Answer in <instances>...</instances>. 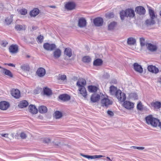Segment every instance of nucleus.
Instances as JSON below:
<instances>
[{
    "label": "nucleus",
    "mask_w": 161,
    "mask_h": 161,
    "mask_svg": "<svg viewBox=\"0 0 161 161\" xmlns=\"http://www.w3.org/2000/svg\"><path fill=\"white\" fill-rule=\"evenodd\" d=\"M81 155L83 157H85L86 158H88V159H95L98 158H100L102 157H105L104 156L101 155H94V156H90V155H85L82 154H81Z\"/></svg>",
    "instance_id": "5701e85b"
},
{
    "label": "nucleus",
    "mask_w": 161,
    "mask_h": 161,
    "mask_svg": "<svg viewBox=\"0 0 161 161\" xmlns=\"http://www.w3.org/2000/svg\"><path fill=\"white\" fill-rule=\"evenodd\" d=\"M157 82L161 84V76L157 78Z\"/></svg>",
    "instance_id": "6e6d98bb"
},
{
    "label": "nucleus",
    "mask_w": 161,
    "mask_h": 161,
    "mask_svg": "<svg viewBox=\"0 0 161 161\" xmlns=\"http://www.w3.org/2000/svg\"><path fill=\"white\" fill-rule=\"evenodd\" d=\"M56 45L53 44H50L48 43H45L43 44L44 48L48 51H53L56 48Z\"/></svg>",
    "instance_id": "0eeeda50"
},
{
    "label": "nucleus",
    "mask_w": 161,
    "mask_h": 161,
    "mask_svg": "<svg viewBox=\"0 0 161 161\" xmlns=\"http://www.w3.org/2000/svg\"><path fill=\"white\" fill-rule=\"evenodd\" d=\"M123 102V106L127 109L131 110L134 107V104L133 103L127 101H125Z\"/></svg>",
    "instance_id": "423d86ee"
},
{
    "label": "nucleus",
    "mask_w": 161,
    "mask_h": 161,
    "mask_svg": "<svg viewBox=\"0 0 161 161\" xmlns=\"http://www.w3.org/2000/svg\"><path fill=\"white\" fill-rule=\"evenodd\" d=\"M11 94L12 96L16 99L19 98L20 97V92L17 89H12L11 91Z\"/></svg>",
    "instance_id": "6e6552de"
},
{
    "label": "nucleus",
    "mask_w": 161,
    "mask_h": 161,
    "mask_svg": "<svg viewBox=\"0 0 161 161\" xmlns=\"http://www.w3.org/2000/svg\"><path fill=\"white\" fill-rule=\"evenodd\" d=\"M107 113L108 115L111 116H112L114 115L113 112L112 111L110 110H108L107 111Z\"/></svg>",
    "instance_id": "864d4df0"
},
{
    "label": "nucleus",
    "mask_w": 161,
    "mask_h": 161,
    "mask_svg": "<svg viewBox=\"0 0 161 161\" xmlns=\"http://www.w3.org/2000/svg\"><path fill=\"white\" fill-rule=\"evenodd\" d=\"M116 87H115L113 86H111L110 87V92L112 94H115L116 92L118 90Z\"/></svg>",
    "instance_id": "79ce46f5"
},
{
    "label": "nucleus",
    "mask_w": 161,
    "mask_h": 161,
    "mask_svg": "<svg viewBox=\"0 0 161 161\" xmlns=\"http://www.w3.org/2000/svg\"><path fill=\"white\" fill-rule=\"evenodd\" d=\"M36 28L35 27H34V26H33L32 27V29L33 30L36 29Z\"/></svg>",
    "instance_id": "69168bd1"
},
{
    "label": "nucleus",
    "mask_w": 161,
    "mask_h": 161,
    "mask_svg": "<svg viewBox=\"0 0 161 161\" xmlns=\"http://www.w3.org/2000/svg\"><path fill=\"white\" fill-rule=\"evenodd\" d=\"M20 14L22 15H25L27 13V10L24 8H22L19 10Z\"/></svg>",
    "instance_id": "a18cd8bd"
},
{
    "label": "nucleus",
    "mask_w": 161,
    "mask_h": 161,
    "mask_svg": "<svg viewBox=\"0 0 161 161\" xmlns=\"http://www.w3.org/2000/svg\"><path fill=\"white\" fill-rule=\"evenodd\" d=\"M131 148H133L135 149H137V147L135 146H132L131 147Z\"/></svg>",
    "instance_id": "e2e57ef3"
},
{
    "label": "nucleus",
    "mask_w": 161,
    "mask_h": 161,
    "mask_svg": "<svg viewBox=\"0 0 161 161\" xmlns=\"http://www.w3.org/2000/svg\"><path fill=\"white\" fill-rule=\"evenodd\" d=\"M151 105L155 109H159L161 107V103L158 101L153 102L151 103Z\"/></svg>",
    "instance_id": "b1692460"
},
{
    "label": "nucleus",
    "mask_w": 161,
    "mask_h": 161,
    "mask_svg": "<svg viewBox=\"0 0 161 161\" xmlns=\"http://www.w3.org/2000/svg\"><path fill=\"white\" fill-rule=\"evenodd\" d=\"M54 117L56 119H59L61 118L63 116L62 113L58 111H57L54 112Z\"/></svg>",
    "instance_id": "c9c22d12"
},
{
    "label": "nucleus",
    "mask_w": 161,
    "mask_h": 161,
    "mask_svg": "<svg viewBox=\"0 0 161 161\" xmlns=\"http://www.w3.org/2000/svg\"><path fill=\"white\" fill-rule=\"evenodd\" d=\"M149 13L151 19H154L156 18V16L155 15L154 12L153 10L150 9L149 10Z\"/></svg>",
    "instance_id": "37998d69"
},
{
    "label": "nucleus",
    "mask_w": 161,
    "mask_h": 161,
    "mask_svg": "<svg viewBox=\"0 0 161 161\" xmlns=\"http://www.w3.org/2000/svg\"><path fill=\"white\" fill-rule=\"evenodd\" d=\"M76 4L73 1H69L66 3L65 5V8L68 10H71L75 9Z\"/></svg>",
    "instance_id": "39448f33"
},
{
    "label": "nucleus",
    "mask_w": 161,
    "mask_h": 161,
    "mask_svg": "<svg viewBox=\"0 0 161 161\" xmlns=\"http://www.w3.org/2000/svg\"><path fill=\"white\" fill-rule=\"evenodd\" d=\"M143 106L142 102L141 101H139L137 104V108L138 110H142L143 109Z\"/></svg>",
    "instance_id": "c03bdc74"
},
{
    "label": "nucleus",
    "mask_w": 161,
    "mask_h": 161,
    "mask_svg": "<svg viewBox=\"0 0 161 161\" xmlns=\"http://www.w3.org/2000/svg\"><path fill=\"white\" fill-rule=\"evenodd\" d=\"M140 42L142 46H144L145 45V39L143 38H140Z\"/></svg>",
    "instance_id": "8fccbe9b"
},
{
    "label": "nucleus",
    "mask_w": 161,
    "mask_h": 161,
    "mask_svg": "<svg viewBox=\"0 0 161 161\" xmlns=\"http://www.w3.org/2000/svg\"><path fill=\"white\" fill-rule=\"evenodd\" d=\"M44 93L47 96H49L52 94L51 90L47 87H45L43 89Z\"/></svg>",
    "instance_id": "2f4dec72"
},
{
    "label": "nucleus",
    "mask_w": 161,
    "mask_h": 161,
    "mask_svg": "<svg viewBox=\"0 0 161 161\" xmlns=\"http://www.w3.org/2000/svg\"><path fill=\"white\" fill-rule=\"evenodd\" d=\"M28 105V103L26 100H23L20 102L18 104V106L20 108H24L26 107Z\"/></svg>",
    "instance_id": "cd10ccee"
},
{
    "label": "nucleus",
    "mask_w": 161,
    "mask_h": 161,
    "mask_svg": "<svg viewBox=\"0 0 161 161\" xmlns=\"http://www.w3.org/2000/svg\"><path fill=\"white\" fill-rule=\"evenodd\" d=\"M112 103V101L109 99L108 96L102 95V96H101V104L102 106L107 108Z\"/></svg>",
    "instance_id": "7ed1b4c3"
},
{
    "label": "nucleus",
    "mask_w": 161,
    "mask_h": 161,
    "mask_svg": "<svg viewBox=\"0 0 161 161\" xmlns=\"http://www.w3.org/2000/svg\"><path fill=\"white\" fill-rule=\"evenodd\" d=\"M159 15L161 17V10L159 12Z\"/></svg>",
    "instance_id": "774afa93"
},
{
    "label": "nucleus",
    "mask_w": 161,
    "mask_h": 161,
    "mask_svg": "<svg viewBox=\"0 0 161 161\" xmlns=\"http://www.w3.org/2000/svg\"><path fill=\"white\" fill-rule=\"evenodd\" d=\"M154 19L151 18L150 19L146 20L145 21L146 25H150L154 24L155 23V21Z\"/></svg>",
    "instance_id": "ea45409f"
},
{
    "label": "nucleus",
    "mask_w": 161,
    "mask_h": 161,
    "mask_svg": "<svg viewBox=\"0 0 161 161\" xmlns=\"http://www.w3.org/2000/svg\"><path fill=\"white\" fill-rule=\"evenodd\" d=\"M28 108L30 112L33 114H36L38 112L37 108L34 105H30L29 107Z\"/></svg>",
    "instance_id": "4be33fe9"
},
{
    "label": "nucleus",
    "mask_w": 161,
    "mask_h": 161,
    "mask_svg": "<svg viewBox=\"0 0 161 161\" xmlns=\"http://www.w3.org/2000/svg\"><path fill=\"white\" fill-rule=\"evenodd\" d=\"M26 134L24 132H21L20 134V137L22 139L26 138Z\"/></svg>",
    "instance_id": "3c124183"
},
{
    "label": "nucleus",
    "mask_w": 161,
    "mask_h": 161,
    "mask_svg": "<svg viewBox=\"0 0 161 161\" xmlns=\"http://www.w3.org/2000/svg\"><path fill=\"white\" fill-rule=\"evenodd\" d=\"M2 69H3V73L5 75H8L10 77H13V75L10 70L3 68Z\"/></svg>",
    "instance_id": "4c0bfd02"
},
{
    "label": "nucleus",
    "mask_w": 161,
    "mask_h": 161,
    "mask_svg": "<svg viewBox=\"0 0 161 161\" xmlns=\"http://www.w3.org/2000/svg\"><path fill=\"white\" fill-rule=\"evenodd\" d=\"M136 42V40L132 37H130L128 39L127 43L129 45H133Z\"/></svg>",
    "instance_id": "58836bf2"
},
{
    "label": "nucleus",
    "mask_w": 161,
    "mask_h": 161,
    "mask_svg": "<svg viewBox=\"0 0 161 161\" xmlns=\"http://www.w3.org/2000/svg\"><path fill=\"white\" fill-rule=\"evenodd\" d=\"M3 5L2 4H0V10H3Z\"/></svg>",
    "instance_id": "13d9d810"
},
{
    "label": "nucleus",
    "mask_w": 161,
    "mask_h": 161,
    "mask_svg": "<svg viewBox=\"0 0 161 161\" xmlns=\"http://www.w3.org/2000/svg\"><path fill=\"white\" fill-rule=\"evenodd\" d=\"M61 53V50L58 49H57L54 51L53 55L55 58H58L60 56Z\"/></svg>",
    "instance_id": "7c9ffc66"
},
{
    "label": "nucleus",
    "mask_w": 161,
    "mask_h": 161,
    "mask_svg": "<svg viewBox=\"0 0 161 161\" xmlns=\"http://www.w3.org/2000/svg\"><path fill=\"white\" fill-rule=\"evenodd\" d=\"M146 46L148 50L151 52L155 51L157 49V47L151 43H147L146 44Z\"/></svg>",
    "instance_id": "412c9836"
},
{
    "label": "nucleus",
    "mask_w": 161,
    "mask_h": 161,
    "mask_svg": "<svg viewBox=\"0 0 161 161\" xmlns=\"http://www.w3.org/2000/svg\"><path fill=\"white\" fill-rule=\"evenodd\" d=\"M43 36L41 35H39L37 38V42L39 43H41L43 42Z\"/></svg>",
    "instance_id": "de8ad7c7"
},
{
    "label": "nucleus",
    "mask_w": 161,
    "mask_h": 161,
    "mask_svg": "<svg viewBox=\"0 0 161 161\" xmlns=\"http://www.w3.org/2000/svg\"><path fill=\"white\" fill-rule=\"evenodd\" d=\"M133 66L134 69L136 71L140 73L143 72V69L142 67L138 63H135Z\"/></svg>",
    "instance_id": "a211bd4d"
},
{
    "label": "nucleus",
    "mask_w": 161,
    "mask_h": 161,
    "mask_svg": "<svg viewBox=\"0 0 161 161\" xmlns=\"http://www.w3.org/2000/svg\"><path fill=\"white\" fill-rule=\"evenodd\" d=\"M158 126L160 129H161V122H160L159 121V123L158 125Z\"/></svg>",
    "instance_id": "680f3d73"
},
{
    "label": "nucleus",
    "mask_w": 161,
    "mask_h": 161,
    "mask_svg": "<svg viewBox=\"0 0 161 161\" xmlns=\"http://www.w3.org/2000/svg\"><path fill=\"white\" fill-rule=\"evenodd\" d=\"M115 96L119 101L121 102H124L126 99L125 94L122 92L120 90H118L116 92Z\"/></svg>",
    "instance_id": "20e7f679"
},
{
    "label": "nucleus",
    "mask_w": 161,
    "mask_h": 161,
    "mask_svg": "<svg viewBox=\"0 0 161 161\" xmlns=\"http://www.w3.org/2000/svg\"><path fill=\"white\" fill-rule=\"evenodd\" d=\"M108 16L109 18H112L114 17V14L113 13H110L108 15Z\"/></svg>",
    "instance_id": "5fc2aeb1"
},
{
    "label": "nucleus",
    "mask_w": 161,
    "mask_h": 161,
    "mask_svg": "<svg viewBox=\"0 0 161 161\" xmlns=\"http://www.w3.org/2000/svg\"><path fill=\"white\" fill-rule=\"evenodd\" d=\"M64 53L67 56L69 57H70L72 55V52L71 49L69 47L65 48Z\"/></svg>",
    "instance_id": "bb28decb"
},
{
    "label": "nucleus",
    "mask_w": 161,
    "mask_h": 161,
    "mask_svg": "<svg viewBox=\"0 0 161 161\" xmlns=\"http://www.w3.org/2000/svg\"><path fill=\"white\" fill-rule=\"evenodd\" d=\"M86 84V80L82 78H79L77 82V85L79 88L85 87Z\"/></svg>",
    "instance_id": "9b49d317"
},
{
    "label": "nucleus",
    "mask_w": 161,
    "mask_h": 161,
    "mask_svg": "<svg viewBox=\"0 0 161 161\" xmlns=\"http://www.w3.org/2000/svg\"><path fill=\"white\" fill-rule=\"evenodd\" d=\"M7 64L9 66H12V67H15V65L13 64H11V63L7 64Z\"/></svg>",
    "instance_id": "bf43d9fd"
},
{
    "label": "nucleus",
    "mask_w": 161,
    "mask_h": 161,
    "mask_svg": "<svg viewBox=\"0 0 161 161\" xmlns=\"http://www.w3.org/2000/svg\"><path fill=\"white\" fill-rule=\"evenodd\" d=\"M91 58L88 56H86L83 57L82 59L83 62L86 63H89L91 61Z\"/></svg>",
    "instance_id": "c85d7f7f"
},
{
    "label": "nucleus",
    "mask_w": 161,
    "mask_h": 161,
    "mask_svg": "<svg viewBox=\"0 0 161 161\" xmlns=\"http://www.w3.org/2000/svg\"><path fill=\"white\" fill-rule=\"evenodd\" d=\"M135 11L140 15L144 14L146 12L144 8L142 6H138L135 9Z\"/></svg>",
    "instance_id": "2eb2a0df"
},
{
    "label": "nucleus",
    "mask_w": 161,
    "mask_h": 161,
    "mask_svg": "<svg viewBox=\"0 0 161 161\" xmlns=\"http://www.w3.org/2000/svg\"><path fill=\"white\" fill-rule=\"evenodd\" d=\"M45 74V70L42 67L39 68L36 71V74L40 77H43Z\"/></svg>",
    "instance_id": "ddd939ff"
},
{
    "label": "nucleus",
    "mask_w": 161,
    "mask_h": 161,
    "mask_svg": "<svg viewBox=\"0 0 161 161\" xmlns=\"http://www.w3.org/2000/svg\"><path fill=\"white\" fill-rule=\"evenodd\" d=\"M89 91L92 92H95L98 89V86H94L90 85L88 87Z\"/></svg>",
    "instance_id": "393cba45"
},
{
    "label": "nucleus",
    "mask_w": 161,
    "mask_h": 161,
    "mask_svg": "<svg viewBox=\"0 0 161 161\" xmlns=\"http://www.w3.org/2000/svg\"><path fill=\"white\" fill-rule=\"evenodd\" d=\"M50 141V139L49 138L47 137L44 138L43 140V142L45 143H49Z\"/></svg>",
    "instance_id": "09e8293b"
},
{
    "label": "nucleus",
    "mask_w": 161,
    "mask_h": 161,
    "mask_svg": "<svg viewBox=\"0 0 161 161\" xmlns=\"http://www.w3.org/2000/svg\"><path fill=\"white\" fill-rule=\"evenodd\" d=\"M21 69L24 71H29L30 68L27 64H23L20 66Z\"/></svg>",
    "instance_id": "72a5a7b5"
},
{
    "label": "nucleus",
    "mask_w": 161,
    "mask_h": 161,
    "mask_svg": "<svg viewBox=\"0 0 161 161\" xmlns=\"http://www.w3.org/2000/svg\"><path fill=\"white\" fill-rule=\"evenodd\" d=\"M49 7L52 8H56V6H50Z\"/></svg>",
    "instance_id": "0e129e2a"
},
{
    "label": "nucleus",
    "mask_w": 161,
    "mask_h": 161,
    "mask_svg": "<svg viewBox=\"0 0 161 161\" xmlns=\"http://www.w3.org/2000/svg\"><path fill=\"white\" fill-rule=\"evenodd\" d=\"M18 46L16 44H12L9 47V52L12 54H15L18 51Z\"/></svg>",
    "instance_id": "1a4fd4ad"
},
{
    "label": "nucleus",
    "mask_w": 161,
    "mask_h": 161,
    "mask_svg": "<svg viewBox=\"0 0 161 161\" xmlns=\"http://www.w3.org/2000/svg\"><path fill=\"white\" fill-rule=\"evenodd\" d=\"M107 159L110 160L111 161H112V160H111V159H110V158L109 157H107Z\"/></svg>",
    "instance_id": "338daca9"
},
{
    "label": "nucleus",
    "mask_w": 161,
    "mask_h": 161,
    "mask_svg": "<svg viewBox=\"0 0 161 161\" xmlns=\"http://www.w3.org/2000/svg\"><path fill=\"white\" fill-rule=\"evenodd\" d=\"M117 23L115 22H112L110 23L108 25V29L112 30L116 26Z\"/></svg>",
    "instance_id": "a19ab883"
},
{
    "label": "nucleus",
    "mask_w": 161,
    "mask_h": 161,
    "mask_svg": "<svg viewBox=\"0 0 161 161\" xmlns=\"http://www.w3.org/2000/svg\"><path fill=\"white\" fill-rule=\"evenodd\" d=\"M86 21L85 18H82L79 20L78 25L80 27H83L86 25Z\"/></svg>",
    "instance_id": "6ab92c4d"
},
{
    "label": "nucleus",
    "mask_w": 161,
    "mask_h": 161,
    "mask_svg": "<svg viewBox=\"0 0 161 161\" xmlns=\"http://www.w3.org/2000/svg\"><path fill=\"white\" fill-rule=\"evenodd\" d=\"M120 17L122 20L124 19L125 17H133L135 15L134 10L131 8H128L125 10H122L120 13Z\"/></svg>",
    "instance_id": "f03ea898"
},
{
    "label": "nucleus",
    "mask_w": 161,
    "mask_h": 161,
    "mask_svg": "<svg viewBox=\"0 0 161 161\" xmlns=\"http://www.w3.org/2000/svg\"><path fill=\"white\" fill-rule=\"evenodd\" d=\"M79 90L80 94L84 97H86L87 96V92L85 87H79Z\"/></svg>",
    "instance_id": "a878e982"
},
{
    "label": "nucleus",
    "mask_w": 161,
    "mask_h": 161,
    "mask_svg": "<svg viewBox=\"0 0 161 161\" xmlns=\"http://www.w3.org/2000/svg\"><path fill=\"white\" fill-rule=\"evenodd\" d=\"M103 61L101 59L97 58L93 62V64L95 66H100L102 64Z\"/></svg>",
    "instance_id": "e433bc0d"
},
{
    "label": "nucleus",
    "mask_w": 161,
    "mask_h": 161,
    "mask_svg": "<svg viewBox=\"0 0 161 161\" xmlns=\"http://www.w3.org/2000/svg\"><path fill=\"white\" fill-rule=\"evenodd\" d=\"M58 79L59 80H65L66 79V75H59Z\"/></svg>",
    "instance_id": "49530a36"
},
{
    "label": "nucleus",
    "mask_w": 161,
    "mask_h": 161,
    "mask_svg": "<svg viewBox=\"0 0 161 161\" xmlns=\"http://www.w3.org/2000/svg\"><path fill=\"white\" fill-rule=\"evenodd\" d=\"M100 98L99 95L97 94H93L91 97V100L92 102L95 103L98 101Z\"/></svg>",
    "instance_id": "f3484780"
},
{
    "label": "nucleus",
    "mask_w": 161,
    "mask_h": 161,
    "mask_svg": "<svg viewBox=\"0 0 161 161\" xmlns=\"http://www.w3.org/2000/svg\"><path fill=\"white\" fill-rule=\"evenodd\" d=\"M39 111L41 113H45L47 112V108L44 106H41L38 108Z\"/></svg>",
    "instance_id": "473e14b6"
},
{
    "label": "nucleus",
    "mask_w": 161,
    "mask_h": 161,
    "mask_svg": "<svg viewBox=\"0 0 161 161\" xmlns=\"http://www.w3.org/2000/svg\"><path fill=\"white\" fill-rule=\"evenodd\" d=\"M8 42L6 41H3L2 42L1 45L2 46L5 47L8 44Z\"/></svg>",
    "instance_id": "603ef678"
},
{
    "label": "nucleus",
    "mask_w": 161,
    "mask_h": 161,
    "mask_svg": "<svg viewBox=\"0 0 161 161\" xmlns=\"http://www.w3.org/2000/svg\"><path fill=\"white\" fill-rule=\"evenodd\" d=\"M146 123L154 127H157L159 123V120L153 117L151 115H149L145 118Z\"/></svg>",
    "instance_id": "f257e3e1"
},
{
    "label": "nucleus",
    "mask_w": 161,
    "mask_h": 161,
    "mask_svg": "<svg viewBox=\"0 0 161 161\" xmlns=\"http://www.w3.org/2000/svg\"><path fill=\"white\" fill-rule=\"evenodd\" d=\"M2 136L6 137H8V134H1Z\"/></svg>",
    "instance_id": "4d7b16f0"
},
{
    "label": "nucleus",
    "mask_w": 161,
    "mask_h": 161,
    "mask_svg": "<svg viewBox=\"0 0 161 161\" xmlns=\"http://www.w3.org/2000/svg\"><path fill=\"white\" fill-rule=\"evenodd\" d=\"M144 148V147H137V149L139 150H143Z\"/></svg>",
    "instance_id": "052dcab7"
},
{
    "label": "nucleus",
    "mask_w": 161,
    "mask_h": 161,
    "mask_svg": "<svg viewBox=\"0 0 161 161\" xmlns=\"http://www.w3.org/2000/svg\"><path fill=\"white\" fill-rule=\"evenodd\" d=\"M93 22L96 26H99L102 25L103 23V20L102 18L98 17L94 19Z\"/></svg>",
    "instance_id": "4468645a"
},
{
    "label": "nucleus",
    "mask_w": 161,
    "mask_h": 161,
    "mask_svg": "<svg viewBox=\"0 0 161 161\" xmlns=\"http://www.w3.org/2000/svg\"><path fill=\"white\" fill-rule=\"evenodd\" d=\"M9 106V103L6 101H2L0 102V109L2 110H6Z\"/></svg>",
    "instance_id": "9d476101"
},
{
    "label": "nucleus",
    "mask_w": 161,
    "mask_h": 161,
    "mask_svg": "<svg viewBox=\"0 0 161 161\" xmlns=\"http://www.w3.org/2000/svg\"><path fill=\"white\" fill-rule=\"evenodd\" d=\"M40 10L37 8H34L29 13V15L31 17H35L40 13Z\"/></svg>",
    "instance_id": "f8f14e48"
},
{
    "label": "nucleus",
    "mask_w": 161,
    "mask_h": 161,
    "mask_svg": "<svg viewBox=\"0 0 161 161\" xmlns=\"http://www.w3.org/2000/svg\"><path fill=\"white\" fill-rule=\"evenodd\" d=\"M14 15L12 14L10 15L9 17H8L5 19V22L7 25L10 24L13 21V18Z\"/></svg>",
    "instance_id": "f704fd0d"
},
{
    "label": "nucleus",
    "mask_w": 161,
    "mask_h": 161,
    "mask_svg": "<svg viewBox=\"0 0 161 161\" xmlns=\"http://www.w3.org/2000/svg\"><path fill=\"white\" fill-rule=\"evenodd\" d=\"M15 28L16 30L18 31L25 30L26 29V26L25 25H17L15 26Z\"/></svg>",
    "instance_id": "c756f323"
},
{
    "label": "nucleus",
    "mask_w": 161,
    "mask_h": 161,
    "mask_svg": "<svg viewBox=\"0 0 161 161\" xmlns=\"http://www.w3.org/2000/svg\"><path fill=\"white\" fill-rule=\"evenodd\" d=\"M59 98L63 101H67L70 99V96L66 94L60 95L58 97Z\"/></svg>",
    "instance_id": "dca6fc26"
},
{
    "label": "nucleus",
    "mask_w": 161,
    "mask_h": 161,
    "mask_svg": "<svg viewBox=\"0 0 161 161\" xmlns=\"http://www.w3.org/2000/svg\"><path fill=\"white\" fill-rule=\"evenodd\" d=\"M147 69L149 71L153 73H157L159 71V70L158 68H156L155 66L152 65L148 66Z\"/></svg>",
    "instance_id": "aec40b11"
}]
</instances>
